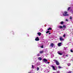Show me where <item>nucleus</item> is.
I'll return each instance as SVG.
<instances>
[{
  "label": "nucleus",
  "mask_w": 73,
  "mask_h": 73,
  "mask_svg": "<svg viewBox=\"0 0 73 73\" xmlns=\"http://www.w3.org/2000/svg\"><path fill=\"white\" fill-rule=\"evenodd\" d=\"M32 67L33 68H34V67H33V65H32Z\"/></svg>",
  "instance_id": "obj_28"
},
{
  "label": "nucleus",
  "mask_w": 73,
  "mask_h": 73,
  "mask_svg": "<svg viewBox=\"0 0 73 73\" xmlns=\"http://www.w3.org/2000/svg\"><path fill=\"white\" fill-rule=\"evenodd\" d=\"M55 62H56V64L57 65H60V63H59V62L57 61Z\"/></svg>",
  "instance_id": "obj_2"
},
{
  "label": "nucleus",
  "mask_w": 73,
  "mask_h": 73,
  "mask_svg": "<svg viewBox=\"0 0 73 73\" xmlns=\"http://www.w3.org/2000/svg\"><path fill=\"white\" fill-rule=\"evenodd\" d=\"M41 48H44V46L42 45V46H41Z\"/></svg>",
  "instance_id": "obj_20"
},
{
  "label": "nucleus",
  "mask_w": 73,
  "mask_h": 73,
  "mask_svg": "<svg viewBox=\"0 0 73 73\" xmlns=\"http://www.w3.org/2000/svg\"><path fill=\"white\" fill-rule=\"evenodd\" d=\"M39 69H40V68L39 67H37V70L38 71V70H39Z\"/></svg>",
  "instance_id": "obj_16"
},
{
  "label": "nucleus",
  "mask_w": 73,
  "mask_h": 73,
  "mask_svg": "<svg viewBox=\"0 0 73 73\" xmlns=\"http://www.w3.org/2000/svg\"><path fill=\"white\" fill-rule=\"evenodd\" d=\"M67 13H68V12L65 11L63 14V15L64 16H69V14H67Z\"/></svg>",
  "instance_id": "obj_1"
},
{
  "label": "nucleus",
  "mask_w": 73,
  "mask_h": 73,
  "mask_svg": "<svg viewBox=\"0 0 73 73\" xmlns=\"http://www.w3.org/2000/svg\"><path fill=\"white\" fill-rule=\"evenodd\" d=\"M49 63H50V62H47V64H49Z\"/></svg>",
  "instance_id": "obj_30"
},
{
  "label": "nucleus",
  "mask_w": 73,
  "mask_h": 73,
  "mask_svg": "<svg viewBox=\"0 0 73 73\" xmlns=\"http://www.w3.org/2000/svg\"><path fill=\"white\" fill-rule=\"evenodd\" d=\"M49 32H50V31H47L46 32V33H49Z\"/></svg>",
  "instance_id": "obj_19"
},
{
  "label": "nucleus",
  "mask_w": 73,
  "mask_h": 73,
  "mask_svg": "<svg viewBox=\"0 0 73 73\" xmlns=\"http://www.w3.org/2000/svg\"><path fill=\"white\" fill-rule=\"evenodd\" d=\"M43 52H44V51L42 50V51H40L39 52L40 53V54H42V53H43Z\"/></svg>",
  "instance_id": "obj_12"
},
{
  "label": "nucleus",
  "mask_w": 73,
  "mask_h": 73,
  "mask_svg": "<svg viewBox=\"0 0 73 73\" xmlns=\"http://www.w3.org/2000/svg\"><path fill=\"white\" fill-rule=\"evenodd\" d=\"M40 56V55H39V54H37V56Z\"/></svg>",
  "instance_id": "obj_27"
},
{
  "label": "nucleus",
  "mask_w": 73,
  "mask_h": 73,
  "mask_svg": "<svg viewBox=\"0 0 73 73\" xmlns=\"http://www.w3.org/2000/svg\"><path fill=\"white\" fill-rule=\"evenodd\" d=\"M59 28H60V29H63V27L61 26H59L58 27Z\"/></svg>",
  "instance_id": "obj_5"
},
{
  "label": "nucleus",
  "mask_w": 73,
  "mask_h": 73,
  "mask_svg": "<svg viewBox=\"0 0 73 73\" xmlns=\"http://www.w3.org/2000/svg\"><path fill=\"white\" fill-rule=\"evenodd\" d=\"M70 51H71V52H73V50H72V49L70 50Z\"/></svg>",
  "instance_id": "obj_23"
},
{
  "label": "nucleus",
  "mask_w": 73,
  "mask_h": 73,
  "mask_svg": "<svg viewBox=\"0 0 73 73\" xmlns=\"http://www.w3.org/2000/svg\"><path fill=\"white\" fill-rule=\"evenodd\" d=\"M72 17H70V20H72Z\"/></svg>",
  "instance_id": "obj_21"
},
{
  "label": "nucleus",
  "mask_w": 73,
  "mask_h": 73,
  "mask_svg": "<svg viewBox=\"0 0 73 73\" xmlns=\"http://www.w3.org/2000/svg\"><path fill=\"white\" fill-rule=\"evenodd\" d=\"M62 27H63V28H66V26H65V25H63Z\"/></svg>",
  "instance_id": "obj_17"
},
{
  "label": "nucleus",
  "mask_w": 73,
  "mask_h": 73,
  "mask_svg": "<svg viewBox=\"0 0 73 73\" xmlns=\"http://www.w3.org/2000/svg\"><path fill=\"white\" fill-rule=\"evenodd\" d=\"M35 40L36 41H39V38H38V36H37L35 39Z\"/></svg>",
  "instance_id": "obj_3"
},
{
  "label": "nucleus",
  "mask_w": 73,
  "mask_h": 73,
  "mask_svg": "<svg viewBox=\"0 0 73 73\" xmlns=\"http://www.w3.org/2000/svg\"><path fill=\"white\" fill-rule=\"evenodd\" d=\"M43 61L44 62H47V61H48L46 59V58H44L43 59Z\"/></svg>",
  "instance_id": "obj_4"
},
{
  "label": "nucleus",
  "mask_w": 73,
  "mask_h": 73,
  "mask_svg": "<svg viewBox=\"0 0 73 73\" xmlns=\"http://www.w3.org/2000/svg\"><path fill=\"white\" fill-rule=\"evenodd\" d=\"M70 9V7H68V11H69Z\"/></svg>",
  "instance_id": "obj_18"
},
{
  "label": "nucleus",
  "mask_w": 73,
  "mask_h": 73,
  "mask_svg": "<svg viewBox=\"0 0 73 73\" xmlns=\"http://www.w3.org/2000/svg\"><path fill=\"white\" fill-rule=\"evenodd\" d=\"M64 22L62 21L60 22V24H62H62H64Z\"/></svg>",
  "instance_id": "obj_15"
},
{
  "label": "nucleus",
  "mask_w": 73,
  "mask_h": 73,
  "mask_svg": "<svg viewBox=\"0 0 73 73\" xmlns=\"http://www.w3.org/2000/svg\"><path fill=\"white\" fill-rule=\"evenodd\" d=\"M50 45L52 47H53V46L54 45V44H53V43H51L50 44Z\"/></svg>",
  "instance_id": "obj_10"
},
{
  "label": "nucleus",
  "mask_w": 73,
  "mask_h": 73,
  "mask_svg": "<svg viewBox=\"0 0 73 73\" xmlns=\"http://www.w3.org/2000/svg\"><path fill=\"white\" fill-rule=\"evenodd\" d=\"M58 68H59V69H60V68H61V67L60 66H59L58 67Z\"/></svg>",
  "instance_id": "obj_22"
},
{
  "label": "nucleus",
  "mask_w": 73,
  "mask_h": 73,
  "mask_svg": "<svg viewBox=\"0 0 73 73\" xmlns=\"http://www.w3.org/2000/svg\"><path fill=\"white\" fill-rule=\"evenodd\" d=\"M62 43L61 42L59 43L58 44V46H61V45Z\"/></svg>",
  "instance_id": "obj_7"
},
{
  "label": "nucleus",
  "mask_w": 73,
  "mask_h": 73,
  "mask_svg": "<svg viewBox=\"0 0 73 73\" xmlns=\"http://www.w3.org/2000/svg\"><path fill=\"white\" fill-rule=\"evenodd\" d=\"M37 34L39 35V36H41V33L40 32L38 33Z\"/></svg>",
  "instance_id": "obj_11"
},
{
  "label": "nucleus",
  "mask_w": 73,
  "mask_h": 73,
  "mask_svg": "<svg viewBox=\"0 0 73 73\" xmlns=\"http://www.w3.org/2000/svg\"><path fill=\"white\" fill-rule=\"evenodd\" d=\"M53 73H54V72Z\"/></svg>",
  "instance_id": "obj_34"
},
{
  "label": "nucleus",
  "mask_w": 73,
  "mask_h": 73,
  "mask_svg": "<svg viewBox=\"0 0 73 73\" xmlns=\"http://www.w3.org/2000/svg\"><path fill=\"white\" fill-rule=\"evenodd\" d=\"M38 59L39 60H40V61L42 60V58L41 57H39Z\"/></svg>",
  "instance_id": "obj_13"
},
{
  "label": "nucleus",
  "mask_w": 73,
  "mask_h": 73,
  "mask_svg": "<svg viewBox=\"0 0 73 73\" xmlns=\"http://www.w3.org/2000/svg\"><path fill=\"white\" fill-rule=\"evenodd\" d=\"M63 36L64 37H65V35H64Z\"/></svg>",
  "instance_id": "obj_26"
},
{
  "label": "nucleus",
  "mask_w": 73,
  "mask_h": 73,
  "mask_svg": "<svg viewBox=\"0 0 73 73\" xmlns=\"http://www.w3.org/2000/svg\"><path fill=\"white\" fill-rule=\"evenodd\" d=\"M60 41H63L64 40V39L62 38V37H60Z\"/></svg>",
  "instance_id": "obj_6"
},
{
  "label": "nucleus",
  "mask_w": 73,
  "mask_h": 73,
  "mask_svg": "<svg viewBox=\"0 0 73 73\" xmlns=\"http://www.w3.org/2000/svg\"><path fill=\"white\" fill-rule=\"evenodd\" d=\"M66 57H68V55H66Z\"/></svg>",
  "instance_id": "obj_29"
},
{
  "label": "nucleus",
  "mask_w": 73,
  "mask_h": 73,
  "mask_svg": "<svg viewBox=\"0 0 73 73\" xmlns=\"http://www.w3.org/2000/svg\"><path fill=\"white\" fill-rule=\"evenodd\" d=\"M53 61H55V62H56V61H57V60H53Z\"/></svg>",
  "instance_id": "obj_24"
},
{
  "label": "nucleus",
  "mask_w": 73,
  "mask_h": 73,
  "mask_svg": "<svg viewBox=\"0 0 73 73\" xmlns=\"http://www.w3.org/2000/svg\"><path fill=\"white\" fill-rule=\"evenodd\" d=\"M49 35H50V34H51V33H49Z\"/></svg>",
  "instance_id": "obj_31"
},
{
  "label": "nucleus",
  "mask_w": 73,
  "mask_h": 73,
  "mask_svg": "<svg viewBox=\"0 0 73 73\" xmlns=\"http://www.w3.org/2000/svg\"><path fill=\"white\" fill-rule=\"evenodd\" d=\"M51 67H52V68L53 69H54V70H55V68L54 67V66L52 65L51 66Z\"/></svg>",
  "instance_id": "obj_8"
},
{
  "label": "nucleus",
  "mask_w": 73,
  "mask_h": 73,
  "mask_svg": "<svg viewBox=\"0 0 73 73\" xmlns=\"http://www.w3.org/2000/svg\"><path fill=\"white\" fill-rule=\"evenodd\" d=\"M66 21H68V19H66Z\"/></svg>",
  "instance_id": "obj_25"
},
{
  "label": "nucleus",
  "mask_w": 73,
  "mask_h": 73,
  "mask_svg": "<svg viewBox=\"0 0 73 73\" xmlns=\"http://www.w3.org/2000/svg\"><path fill=\"white\" fill-rule=\"evenodd\" d=\"M68 73H71V72H69Z\"/></svg>",
  "instance_id": "obj_33"
},
{
  "label": "nucleus",
  "mask_w": 73,
  "mask_h": 73,
  "mask_svg": "<svg viewBox=\"0 0 73 73\" xmlns=\"http://www.w3.org/2000/svg\"><path fill=\"white\" fill-rule=\"evenodd\" d=\"M28 73H31V72H29Z\"/></svg>",
  "instance_id": "obj_32"
},
{
  "label": "nucleus",
  "mask_w": 73,
  "mask_h": 73,
  "mask_svg": "<svg viewBox=\"0 0 73 73\" xmlns=\"http://www.w3.org/2000/svg\"><path fill=\"white\" fill-rule=\"evenodd\" d=\"M49 30H52V28H51L50 27L48 29V31H49Z\"/></svg>",
  "instance_id": "obj_14"
},
{
  "label": "nucleus",
  "mask_w": 73,
  "mask_h": 73,
  "mask_svg": "<svg viewBox=\"0 0 73 73\" xmlns=\"http://www.w3.org/2000/svg\"><path fill=\"white\" fill-rule=\"evenodd\" d=\"M57 53L59 54V55H62V54L61 53H60V52H59V51H58Z\"/></svg>",
  "instance_id": "obj_9"
}]
</instances>
